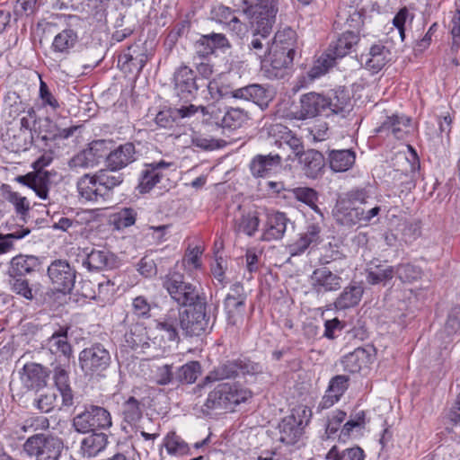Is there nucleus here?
I'll return each instance as SVG.
<instances>
[{
	"mask_svg": "<svg viewBox=\"0 0 460 460\" xmlns=\"http://www.w3.org/2000/svg\"><path fill=\"white\" fill-rule=\"evenodd\" d=\"M243 13L251 17V24L254 28L250 49L261 62H265L270 47L267 37L271 31L277 13L273 0H261L260 4H251Z\"/></svg>",
	"mask_w": 460,
	"mask_h": 460,
	"instance_id": "obj_1",
	"label": "nucleus"
},
{
	"mask_svg": "<svg viewBox=\"0 0 460 460\" xmlns=\"http://www.w3.org/2000/svg\"><path fill=\"white\" fill-rule=\"evenodd\" d=\"M252 396V393L236 383H222L208 394L205 406L208 409H231Z\"/></svg>",
	"mask_w": 460,
	"mask_h": 460,
	"instance_id": "obj_2",
	"label": "nucleus"
},
{
	"mask_svg": "<svg viewBox=\"0 0 460 460\" xmlns=\"http://www.w3.org/2000/svg\"><path fill=\"white\" fill-rule=\"evenodd\" d=\"M190 306L182 312L177 311L180 328L186 336H199L209 328L210 316L207 314V302L204 298Z\"/></svg>",
	"mask_w": 460,
	"mask_h": 460,
	"instance_id": "obj_3",
	"label": "nucleus"
},
{
	"mask_svg": "<svg viewBox=\"0 0 460 460\" xmlns=\"http://www.w3.org/2000/svg\"><path fill=\"white\" fill-rule=\"evenodd\" d=\"M334 99L335 100H330L316 93L304 94L300 99L301 105L299 114L295 116V118L305 119L315 117L327 111L332 113L343 111L347 104V100L343 99L340 101L338 96H335Z\"/></svg>",
	"mask_w": 460,
	"mask_h": 460,
	"instance_id": "obj_4",
	"label": "nucleus"
},
{
	"mask_svg": "<svg viewBox=\"0 0 460 460\" xmlns=\"http://www.w3.org/2000/svg\"><path fill=\"white\" fill-rule=\"evenodd\" d=\"M64 448L62 440L57 437L35 434L23 445L24 451L36 460H58Z\"/></svg>",
	"mask_w": 460,
	"mask_h": 460,
	"instance_id": "obj_5",
	"label": "nucleus"
},
{
	"mask_svg": "<svg viewBox=\"0 0 460 460\" xmlns=\"http://www.w3.org/2000/svg\"><path fill=\"white\" fill-rule=\"evenodd\" d=\"M163 287L171 297L180 305L187 306L205 297L199 296L196 287L183 281V276L179 272H169L163 279Z\"/></svg>",
	"mask_w": 460,
	"mask_h": 460,
	"instance_id": "obj_6",
	"label": "nucleus"
},
{
	"mask_svg": "<svg viewBox=\"0 0 460 460\" xmlns=\"http://www.w3.org/2000/svg\"><path fill=\"white\" fill-rule=\"evenodd\" d=\"M111 413L104 408L89 405L73 419V426L77 432L86 433L95 429H108L111 426Z\"/></svg>",
	"mask_w": 460,
	"mask_h": 460,
	"instance_id": "obj_7",
	"label": "nucleus"
},
{
	"mask_svg": "<svg viewBox=\"0 0 460 460\" xmlns=\"http://www.w3.org/2000/svg\"><path fill=\"white\" fill-rule=\"evenodd\" d=\"M111 361L110 351L101 343H94L79 353V366L85 375H99L109 367Z\"/></svg>",
	"mask_w": 460,
	"mask_h": 460,
	"instance_id": "obj_8",
	"label": "nucleus"
},
{
	"mask_svg": "<svg viewBox=\"0 0 460 460\" xmlns=\"http://www.w3.org/2000/svg\"><path fill=\"white\" fill-rule=\"evenodd\" d=\"M154 56L152 41L136 42L119 56L118 63L122 69L139 74Z\"/></svg>",
	"mask_w": 460,
	"mask_h": 460,
	"instance_id": "obj_9",
	"label": "nucleus"
},
{
	"mask_svg": "<svg viewBox=\"0 0 460 460\" xmlns=\"http://www.w3.org/2000/svg\"><path fill=\"white\" fill-rule=\"evenodd\" d=\"M48 276L55 290L66 293L74 287L75 271L66 261L56 260L49 266Z\"/></svg>",
	"mask_w": 460,
	"mask_h": 460,
	"instance_id": "obj_10",
	"label": "nucleus"
},
{
	"mask_svg": "<svg viewBox=\"0 0 460 460\" xmlns=\"http://www.w3.org/2000/svg\"><path fill=\"white\" fill-rule=\"evenodd\" d=\"M312 417L309 407L300 404L294 407L289 414V446L296 445L300 447L305 445L304 429L308 425Z\"/></svg>",
	"mask_w": 460,
	"mask_h": 460,
	"instance_id": "obj_11",
	"label": "nucleus"
},
{
	"mask_svg": "<svg viewBox=\"0 0 460 460\" xmlns=\"http://www.w3.org/2000/svg\"><path fill=\"white\" fill-rule=\"evenodd\" d=\"M288 39L284 31H278L270 47L266 61L270 62L275 75L283 77L287 73Z\"/></svg>",
	"mask_w": 460,
	"mask_h": 460,
	"instance_id": "obj_12",
	"label": "nucleus"
},
{
	"mask_svg": "<svg viewBox=\"0 0 460 460\" xmlns=\"http://www.w3.org/2000/svg\"><path fill=\"white\" fill-rule=\"evenodd\" d=\"M295 152L300 169L307 178L316 179L321 175L325 164L322 153L313 149L300 153L297 147Z\"/></svg>",
	"mask_w": 460,
	"mask_h": 460,
	"instance_id": "obj_13",
	"label": "nucleus"
},
{
	"mask_svg": "<svg viewBox=\"0 0 460 460\" xmlns=\"http://www.w3.org/2000/svg\"><path fill=\"white\" fill-rule=\"evenodd\" d=\"M118 264V257L106 248H93L83 261V265L89 270L113 269Z\"/></svg>",
	"mask_w": 460,
	"mask_h": 460,
	"instance_id": "obj_14",
	"label": "nucleus"
},
{
	"mask_svg": "<svg viewBox=\"0 0 460 460\" xmlns=\"http://www.w3.org/2000/svg\"><path fill=\"white\" fill-rule=\"evenodd\" d=\"M173 81L177 94L182 98L193 97L199 87L194 71L186 66L175 71Z\"/></svg>",
	"mask_w": 460,
	"mask_h": 460,
	"instance_id": "obj_15",
	"label": "nucleus"
},
{
	"mask_svg": "<svg viewBox=\"0 0 460 460\" xmlns=\"http://www.w3.org/2000/svg\"><path fill=\"white\" fill-rule=\"evenodd\" d=\"M172 165L171 163L160 161L146 164L141 171L137 190L140 193H148L163 178L162 170Z\"/></svg>",
	"mask_w": 460,
	"mask_h": 460,
	"instance_id": "obj_16",
	"label": "nucleus"
},
{
	"mask_svg": "<svg viewBox=\"0 0 460 460\" xmlns=\"http://www.w3.org/2000/svg\"><path fill=\"white\" fill-rule=\"evenodd\" d=\"M314 290L318 294L336 291L341 287V278L323 267L314 270L311 276Z\"/></svg>",
	"mask_w": 460,
	"mask_h": 460,
	"instance_id": "obj_17",
	"label": "nucleus"
},
{
	"mask_svg": "<svg viewBox=\"0 0 460 460\" xmlns=\"http://www.w3.org/2000/svg\"><path fill=\"white\" fill-rule=\"evenodd\" d=\"M137 160V151L133 143L119 145L106 157L107 167L119 171Z\"/></svg>",
	"mask_w": 460,
	"mask_h": 460,
	"instance_id": "obj_18",
	"label": "nucleus"
},
{
	"mask_svg": "<svg viewBox=\"0 0 460 460\" xmlns=\"http://www.w3.org/2000/svg\"><path fill=\"white\" fill-rule=\"evenodd\" d=\"M412 130L411 120L404 115H393L378 128L377 132L392 135L396 139H404Z\"/></svg>",
	"mask_w": 460,
	"mask_h": 460,
	"instance_id": "obj_19",
	"label": "nucleus"
},
{
	"mask_svg": "<svg viewBox=\"0 0 460 460\" xmlns=\"http://www.w3.org/2000/svg\"><path fill=\"white\" fill-rule=\"evenodd\" d=\"M21 381L28 389H39L47 384L49 371L40 364L28 363L22 369Z\"/></svg>",
	"mask_w": 460,
	"mask_h": 460,
	"instance_id": "obj_20",
	"label": "nucleus"
},
{
	"mask_svg": "<svg viewBox=\"0 0 460 460\" xmlns=\"http://www.w3.org/2000/svg\"><path fill=\"white\" fill-rule=\"evenodd\" d=\"M349 387V378L343 375L332 377L322 401L318 404L319 410L332 407L338 402Z\"/></svg>",
	"mask_w": 460,
	"mask_h": 460,
	"instance_id": "obj_21",
	"label": "nucleus"
},
{
	"mask_svg": "<svg viewBox=\"0 0 460 460\" xmlns=\"http://www.w3.org/2000/svg\"><path fill=\"white\" fill-rule=\"evenodd\" d=\"M246 119L247 114L241 109L231 108L221 116V111L217 108L216 112L210 118H207L206 121L225 128L235 129L240 128Z\"/></svg>",
	"mask_w": 460,
	"mask_h": 460,
	"instance_id": "obj_22",
	"label": "nucleus"
},
{
	"mask_svg": "<svg viewBox=\"0 0 460 460\" xmlns=\"http://www.w3.org/2000/svg\"><path fill=\"white\" fill-rule=\"evenodd\" d=\"M362 215L361 208L356 207L351 200L341 199L333 210L336 221L342 226H352L359 224V216Z\"/></svg>",
	"mask_w": 460,
	"mask_h": 460,
	"instance_id": "obj_23",
	"label": "nucleus"
},
{
	"mask_svg": "<svg viewBox=\"0 0 460 460\" xmlns=\"http://www.w3.org/2000/svg\"><path fill=\"white\" fill-rule=\"evenodd\" d=\"M16 181L32 189L39 198H48L49 173L47 171L40 170L29 172L26 175L18 176Z\"/></svg>",
	"mask_w": 460,
	"mask_h": 460,
	"instance_id": "obj_24",
	"label": "nucleus"
},
{
	"mask_svg": "<svg viewBox=\"0 0 460 460\" xmlns=\"http://www.w3.org/2000/svg\"><path fill=\"white\" fill-rule=\"evenodd\" d=\"M280 164L281 157L278 154L257 155L252 159L249 168L252 176L263 178L278 168Z\"/></svg>",
	"mask_w": 460,
	"mask_h": 460,
	"instance_id": "obj_25",
	"label": "nucleus"
},
{
	"mask_svg": "<svg viewBox=\"0 0 460 460\" xmlns=\"http://www.w3.org/2000/svg\"><path fill=\"white\" fill-rule=\"evenodd\" d=\"M394 274V267L384 264L378 259H375L367 266L366 280L370 285H378L391 280Z\"/></svg>",
	"mask_w": 460,
	"mask_h": 460,
	"instance_id": "obj_26",
	"label": "nucleus"
},
{
	"mask_svg": "<svg viewBox=\"0 0 460 460\" xmlns=\"http://www.w3.org/2000/svg\"><path fill=\"white\" fill-rule=\"evenodd\" d=\"M361 58L364 60L367 69L372 73H377L391 60V52L384 45L376 44Z\"/></svg>",
	"mask_w": 460,
	"mask_h": 460,
	"instance_id": "obj_27",
	"label": "nucleus"
},
{
	"mask_svg": "<svg viewBox=\"0 0 460 460\" xmlns=\"http://www.w3.org/2000/svg\"><path fill=\"white\" fill-rule=\"evenodd\" d=\"M95 175L100 187L99 191L102 193L104 199L109 198L113 189L123 182L122 174L110 168L100 170L95 172Z\"/></svg>",
	"mask_w": 460,
	"mask_h": 460,
	"instance_id": "obj_28",
	"label": "nucleus"
},
{
	"mask_svg": "<svg viewBox=\"0 0 460 460\" xmlns=\"http://www.w3.org/2000/svg\"><path fill=\"white\" fill-rule=\"evenodd\" d=\"M370 354L363 348H357L345 355L341 359L344 371L358 373L367 367L370 362Z\"/></svg>",
	"mask_w": 460,
	"mask_h": 460,
	"instance_id": "obj_29",
	"label": "nucleus"
},
{
	"mask_svg": "<svg viewBox=\"0 0 460 460\" xmlns=\"http://www.w3.org/2000/svg\"><path fill=\"white\" fill-rule=\"evenodd\" d=\"M54 381L61 397V405L69 407L74 403V394L69 384L68 372L62 367L54 369Z\"/></svg>",
	"mask_w": 460,
	"mask_h": 460,
	"instance_id": "obj_30",
	"label": "nucleus"
},
{
	"mask_svg": "<svg viewBox=\"0 0 460 460\" xmlns=\"http://www.w3.org/2000/svg\"><path fill=\"white\" fill-rule=\"evenodd\" d=\"M356 155L350 149L332 150L328 155L330 168L336 172L349 170L355 164Z\"/></svg>",
	"mask_w": 460,
	"mask_h": 460,
	"instance_id": "obj_31",
	"label": "nucleus"
},
{
	"mask_svg": "<svg viewBox=\"0 0 460 460\" xmlns=\"http://www.w3.org/2000/svg\"><path fill=\"white\" fill-rule=\"evenodd\" d=\"M107 444L106 434L93 432L83 438L80 452L84 457H94L105 449Z\"/></svg>",
	"mask_w": 460,
	"mask_h": 460,
	"instance_id": "obj_32",
	"label": "nucleus"
},
{
	"mask_svg": "<svg viewBox=\"0 0 460 460\" xmlns=\"http://www.w3.org/2000/svg\"><path fill=\"white\" fill-rule=\"evenodd\" d=\"M77 190L81 198L87 201H97L100 199H104L100 187L97 183V177L94 174H84L77 181Z\"/></svg>",
	"mask_w": 460,
	"mask_h": 460,
	"instance_id": "obj_33",
	"label": "nucleus"
},
{
	"mask_svg": "<svg viewBox=\"0 0 460 460\" xmlns=\"http://www.w3.org/2000/svg\"><path fill=\"white\" fill-rule=\"evenodd\" d=\"M287 228V218L284 213L268 214L267 227L263 233L264 240H278L283 237Z\"/></svg>",
	"mask_w": 460,
	"mask_h": 460,
	"instance_id": "obj_34",
	"label": "nucleus"
},
{
	"mask_svg": "<svg viewBox=\"0 0 460 460\" xmlns=\"http://www.w3.org/2000/svg\"><path fill=\"white\" fill-rule=\"evenodd\" d=\"M233 97L252 101L260 106H263L267 104L270 95L262 86L259 84H251L234 90Z\"/></svg>",
	"mask_w": 460,
	"mask_h": 460,
	"instance_id": "obj_35",
	"label": "nucleus"
},
{
	"mask_svg": "<svg viewBox=\"0 0 460 460\" xmlns=\"http://www.w3.org/2000/svg\"><path fill=\"white\" fill-rule=\"evenodd\" d=\"M39 265L38 258L31 255H18L12 259L8 275L23 277L35 270Z\"/></svg>",
	"mask_w": 460,
	"mask_h": 460,
	"instance_id": "obj_36",
	"label": "nucleus"
},
{
	"mask_svg": "<svg viewBox=\"0 0 460 460\" xmlns=\"http://www.w3.org/2000/svg\"><path fill=\"white\" fill-rule=\"evenodd\" d=\"M47 346L52 354H60L69 358L72 355V347L67 341V331L60 329L48 339Z\"/></svg>",
	"mask_w": 460,
	"mask_h": 460,
	"instance_id": "obj_37",
	"label": "nucleus"
},
{
	"mask_svg": "<svg viewBox=\"0 0 460 460\" xmlns=\"http://www.w3.org/2000/svg\"><path fill=\"white\" fill-rule=\"evenodd\" d=\"M358 36L352 31L342 33L335 42L330 45L329 51L332 52L339 58L348 55L358 44Z\"/></svg>",
	"mask_w": 460,
	"mask_h": 460,
	"instance_id": "obj_38",
	"label": "nucleus"
},
{
	"mask_svg": "<svg viewBox=\"0 0 460 460\" xmlns=\"http://www.w3.org/2000/svg\"><path fill=\"white\" fill-rule=\"evenodd\" d=\"M225 309L229 324L238 325L243 322L244 312V300L233 295H227L225 299Z\"/></svg>",
	"mask_w": 460,
	"mask_h": 460,
	"instance_id": "obj_39",
	"label": "nucleus"
},
{
	"mask_svg": "<svg viewBox=\"0 0 460 460\" xmlns=\"http://www.w3.org/2000/svg\"><path fill=\"white\" fill-rule=\"evenodd\" d=\"M363 288L361 286H350L346 288L334 302L335 308L344 310L356 306L363 296Z\"/></svg>",
	"mask_w": 460,
	"mask_h": 460,
	"instance_id": "obj_40",
	"label": "nucleus"
},
{
	"mask_svg": "<svg viewBox=\"0 0 460 460\" xmlns=\"http://www.w3.org/2000/svg\"><path fill=\"white\" fill-rule=\"evenodd\" d=\"M156 327L161 332H164L168 341L178 342L180 341V322L177 315V311L171 310L165 316L164 321L158 322Z\"/></svg>",
	"mask_w": 460,
	"mask_h": 460,
	"instance_id": "obj_41",
	"label": "nucleus"
},
{
	"mask_svg": "<svg viewBox=\"0 0 460 460\" xmlns=\"http://www.w3.org/2000/svg\"><path fill=\"white\" fill-rule=\"evenodd\" d=\"M78 40L77 33L72 29L63 30L57 34L52 42V49L58 53L67 54Z\"/></svg>",
	"mask_w": 460,
	"mask_h": 460,
	"instance_id": "obj_42",
	"label": "nucleus"
},
{
	"mask_svg": "<svg viewBox=\"0 0 460 460\" xmlns=\"http://www.w3.org/2000/svg\"><path fill=\"white\" fill-rule=\"evenodd\" d=\"M163 447L170 456H181L190 452L189 445L174 431L169 432L164 438Z\"/></svg>",
	"mask_w": 460,
	"mask_h": 460,
	"instance_id": "obj_43",
	"label": "nucleus"
},
{
	"mask_svg": "<svg viewBox=\"0 0 460 460\" xmlns=\"http://www.w3.org/2000/svg\"><path fill=\"white\" fill-rule=\"evenodd\" d=\"M238 373V362L228 361L209 372L204 380V384L232 378L236 376Z\"/></svg>",
	"mask_w": 460,
	"mask_h": 460,
	"instance_id": "obj_44",
	"label": "nucleus"
},
{
	"mask_svg": "<svg viewBox=\"0 0 460 460\" xmlns=\"http://www.w3.org/2000/svg\"><path fill=\"white\" fill-rule=\"evenodd\" d=\"M366 426V413L359 411L350 415L349 419L344 423L340 438H349L360 433Z\"/></svg>",
	"mask_w": 460,
	"mask_h": 460,
	"instance_id": "obj_45",
	"label": "nucleus"
},
{
	"mask_svg": "<svg viewBox=\"0 0 460 460\" xmlns=\"http://www.w3.org/2000/svg\"><path fill=\"white\" fill-rule=\"evenodd\" d=\"M217 111V107L215 105L205 106H196L194 104L183 105L180 108L173 109V113L177 119H186L191 118L197 113H201V115L205 118H210Z\"/></svg>",
	"mask_w": 460,
	"mask_h": 460,
	"instance_id": "obj_46",
	"label": "nucleus"
},
{
	"mask_svg": "<svg viewBox=\"0 0 460 460\" xmlns=\"http://www.w3.org/2000/svg\"><path fill=\"white\" fill-rule=\"evenodd\" d=\"M44 125L45 128L43 131L46 133L42 136V139H57V138H63L66 139L69 137H71L75 131L77 129V127L73 126L69 128H59L57 124L53 123L49 118H46L44 119Z\"/></svg>",
	"mask_w": 460,
	"mask_h": 460,
	"instance_id": "obj_47",
	"label": "nucleus"
},
{
	"mask_svg": "<svg viewBox=\"0 0 460 460\" xmlns=\"http://www.w3.org/2000/svg\"><path fill=\"white\" fill-rule=\"evenodd\" d=\"M364 452L359 447H351L340 451L333 446L326 454V460H364Z\"/></svg>",
	"mask_w": 460,
	"mask_h": 460,
	"instance_id": "obj_48",
	"label": "nucleus"
},
{
	"mask_svg": "<svg viewBox=\"0 0 460 460\" xmlns=\"http://www.w3.org/2000/svg\"><path fill=\"white\" fill-rule=\"evenodd\" d=\"M137 219V212L131 208H125L114 213L111 217V221L117 230L133 226Z\"/></svg>",
	"mask_w": 460,
	"mask_h": 460,
	"instance_id": "obj_49",
	"label": "nucleus"
},
{
	"mask_svg": "<svg viewBox=\"0 0 460 460\" xmlns=\"http://www.w3.org/2000/svg\"><path fill=\"white\" fill-rule=\"evenodd\" d=\"M18 428L24 433L44 431L49 428V420L43 415L31 416L18 425Z\"/></svg>",
	"mask_w": 460,
	"mask_h": 460,
	"instance_id": "obj_50",
	"label": "nucleus"
},
{
	"mask_svg": "<svg viewBox=\"0 0 460 460\" xmlns=\"http://www.w3.org/2000/svg\"><path fill=\"white\" fill-rule=\"evenodd\" d=\"M292 192L298 201L306 204L314 211L320 213V209L316 204L318 200V194L314 189L308 187H298L293 189Z\"/></svg>",
	"mask_w": 460,
	"mask_h": 460,
	"instance_id": "obj_51",
	"label": "nucleus"
},
{
	"mask_svg": "<svg viewBox=\"0 0 460 460\" xmlns=\"http://www.w3.org/2000/svg\"><path fill=\"white\" fill-rule=\"evenodd\" d=\"M201 374V367L198 361H190L179 368L177 379L180 382L192 384Z\"/></svg>",
	"mask_w": 460,
	"mask_h": 460,
	"instance_id": "obj_52",
	"label": "nucleus"
},
{
	"mask_svg": "<svg viewBox=\"0 0 460 460\" xmlns=\"http://www.w3.org/2000/svg\"><path fill=\"white\" fill-rule=\"evenodd\" d=\"M121 411L124 420L128 423L137 421L142 416L140 402L132 396L123 402Z\"/></svg>",
	"mask_w": 460,
	"mask_h": 460,
	"instance_id": "obj_53",
	"label": "nucleus"
},
{
	"mask_svg": "<svg viewBox=\"0 0 460 460\" xmlns=\"http://www.w3.org/2000/svg\"><path fill=\"white\" fill-rule=\"evenodd\" d=\"M9 279L8 283L10 286V289L15 293L22 296L25 299L31 300L33 298L32 290L29 286V282L27 279L19 276L8 275Z\"/></svg>",
	"mask_w": 460,
	"mask_h": 460,
	"instance_id": "obj_54",
	"label": "nucleus"
},
{
	"mask_svg": "<svg viewBox=\"0 0 460 460\" xmlns=\"http://www.w3.org/2000/svg\"><path fill=\"white\" fill-rule=\"evenodd\" d=\"M260 220L256 214L243 215L235 224V231L252 236L257 231Z\"/></svg>",
	"mask_w": 460,
	"mask_h": 460,
	"instance_id": "obj_55",
	"label": "nucleus"
},
{
	"mask_svg": "<svg viewBox=\"0 0 460 460\" xmlns=\"http://www.w3.org/2000/svg\"><path fill=\"white\" fill-rule=\"evenodd\" d=\"M395 274L402 282H413L420 279L421 270L411 263H402L395 267Z\"/></svg>",
	"mask_w": 460,
	"mask_h": 460,
	"instance_id": "obj_56",
	"label": "nucleus"
},
{
	"mask_svg": "<svg viewBox=\"0 0 460 460\" xmlns=\"http://www.w3.org/2000/svg\"><path fill=\"white\" fill-rule=\"evenodd\" d=\"M35 405L43 412H49L56 407H64L61 405V397L58 398V394L54 391H48L40 394L36 400Z\"/></svg>",
	"mask_w": 460,
	"mask_h": 460,
	"instance_id": "obj_57",
	"label": "nucleus"
},
{
	"mask_svg": "<svg viewBox=\"0 0 460 460\" xmlns=\"http://www.w3.org/2000/svg\"><path fill=\"white\" fill-rule=\"evenodd\" d=\"M208 93L209 94V100L218 101L223 98L233 97L234 90H231L229 86L223 84L219 80L213 79L208 85ZM208 99V97H206Z\"/></svg>",
	"mask_w": 460,
	"mask_h": 460,
	"instance_id": "obj_58",
	"label": "nucleus"
},
{
	"mask_svg": "<svg viewBox=\"0 0 460 460\" xmlns=\"http://www.w3.org/2000/svg\"><path fill=\"white\" fill-rule=\"evenodd\" d=\"M96 164L95 158L86 149L76 154L69 161V167L74 170L86 169Z\"/></svg>",
	"mask_w": 460,
	"mask_h": 460,
	"instance_id": "obj_59",
	"label": "nucleus"
},
{
	"mask_svg": "<svg viewBox=\"0 0 460 460\" xmlns=\"http://www.w3.org/2000/svg\"><path fill=\"white\" fill-rule=\"evenodd\" d=\"M318 234V231L314 226L312 227L311 231H308L305 234H303L299 241L292 245H289V255L296 256L298 255L310 245V243L314 240Z\"/></svg>",
	"mask_w": 460,
	"mask_h": 460,
	"instance_id": "obj_60",
	"label": "nucleus"
},
{
	"mask_svg": "<svg viewBox=\"0 0 460 460\" xmlns=\"http://www.w3.org/2000/svg\"><path fill=\"white\" fill-rule=\"evenodd\" d=\"M336 58L332 52L328 50V53L322 55L318 60L317 64L313 67L311 75L313 77H318L323 74H325L329 68L332 67L335 65Z\"/></svg>",
	"mask_w": 460,
	"mask_h": 460,
	"instance_id": "obj_61",
	"label": "nucleus"
},
{
	"mask_svg": "<svg viewBox=\"0 0 460 460\" xmlns=\"http://www.w3.org/2000/svg\"><path fill=\"white\" fill-rule=\"evenodd\" d=\"M30 234V229L23 228L8 234H0V254L10 252L13 247V241L19 240Z\"/></svg>",
	"mask_w": 460,
	"mask_h": 460,
	"instance_id": "obj_62",
	"label": "nucleus"
},
{
	"mask_svg": "<svg viewBox=\"0 0 460 460\" xmlns=\"http://www.w3.org/2000/svg\"><path fill=\"white\" fill-rule=\"evenodd\" d=\"M6 200L12 203L18 215L25 216L30 210V203L27 199L18 192L8 191L5 197Z\"/></svg>",
	"mask_w": 460,
	"mask_h": 460,
	"instance_id": "obj_63",
	"label": "nucleus"
},
{
	"mask_svg": "<svg viewBox=\"0 0 460 460\" xmlns=\"http://www.w3.org/2000/svg\"><path fill=\"white\" fill-rule=\"evenodd\" d=\"M346 415V412L341 410H336L332 412L328 417L325 428L328 436H331L339 430L341 423L345 420Z\"/></svg>",
	"mask_w": 460,
	"mask_h": 460,
	"instance_id": "obj_64",
	"label": "nucleus"
}]
</instances>
